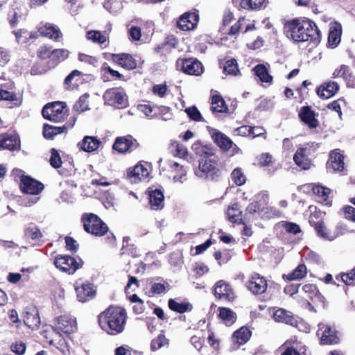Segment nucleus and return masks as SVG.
Masks as SVG:
<instances>
[{"mask_svg":"<svg viewBox=\"0 0 355 355\" xmlns=\"http://www.w3.org/2000/svg\"><path fill=\"white\" fill-rule=\"evenodd\" d=\"M192 150L200 157L198 168L195 170L196 175L211 180H217L220 176V170L215 157V149L211 146H203L197 141L193 144Z\"/></svg>","mask_w":355,"mask_h":355,"instance_id":"obj_1","label":"nucleus"},{"mask_svg":"<svg viewBox=\"0 0 355 355\" xmlns=\"http://www.w3.org/2000/svg\"><path fill=\"white\" fill-rule=\"evenodd\" d=\"M284 32L295 42L306 41L320 42V31L315 24L309 19H293L284 24Z\"/></svg>","mask_w":355,"mask_h":355,"instance_id":"obj_2","label":"nucleus"},{"mask_svg":"<svg viewBox=\"0 0 355 355\" xmlns=\"http://www.w3.org/2000/svg\"><path fill=\"white\" fill-rule=\"evenodd\" d=\"M126 318L124 309L110 306L98 315V324L108 334L116 335L124 330Z\"/></svg>","mask_w":355,"mask_h":355,"instance_id":"obj_3","label":"nucleus"},{"mask_svg":"<svg viewBox=\"0 0 355 355\" xmlns=\"http://www.w3.org/2000/svg\"><path fill=\"white\" fill-rule=\"evenodd\" d=\"M84 230L96 236H103L108 231V227L97 215L85 213L81 216Z\"/></svg>","mask_w":355,"mask_h":355,"instance_id":"obj_4","label":"nucleus"},{"mask_svg":"<svg viewBox=\"0 0 355 355\" xmlns=\"http://www.w3.org/2000/svg\"><path fill=\"white\" fill-rule=\"evenodd\" d=\"M67 112L68 109L64 103L55 101L44 105L42 113L44 119L57 123L64 120Z\"/></svg>","mask_w":355,"mask_h":355,"instance_id":"obj_5","label":"nucleus"},{"mask_svg":"<svg viewBox=\"0 0 355 355\" xmlns=\"http://www.w3.org/2000/svg\"><path fill=\"white\" fill-rule=\"evenodd\" d=\"M103 98L105 104L117 108L125 107L128 104L126 94L119 88L107 89Z\"/></svg>","mask_w":355,"mask_h":355,"instance_id":"obj_6","label":"nucleus"},{"mask_svg":"<svg viewBox=\"0 0 355 355\" xmlns=\"http://www.w3.org/2000/svg\"><path fill=\"white\" fill-rule=\"evenodd\" d=\"M244 282L247 289L253 295L262 294L268 288L265 277L257 272L250 274Z\"/></svg>","mask_w":355,"mask_h":355,"instance_id":"obj_7","label":"nucleus"},{"mask_svg":"<svg viewBox=\"0 0 355 355\" xmlns=\"http://www.w3.org/2000/svg\"><path fill=\"white\" fill-rule=\"evenodd\" d=\"M54 264L60 270L73 274L82 267L83 261L80 259L78 262L75 258L69 255H60L55 257Z\"/></svg>","mask_w":355,"mask_h":355,"instance_id":"obj_8","label":"nucleus"},{"mask_svg":"<svg viewBox=\"0 0 355 355\" xmlns=\"http://www.w3.org/2000/svg\"><path fill=\"white\" fill-rule=\"evenodd\" d=\"M20 189L23 193L36 196L44 189V184L26 175H21Z\"/></svg>","mask_w":355,"mask_h":355,"instance_id":"obj_9","label":"nucleus"},{"mask_svg":"<svg viewBox=\"0 0 355 355\" xmlns=\"http://www.w3.org/2000/svg\"><path fill=\"white\" fill-rule=\"evenodd\" d=\"M177 66L182 71L189 75L199 76L202 73V65L196 59H179L177 61Z\"/></svg>","mask_w":355,"mask_h":355,"instance_id":"obj_10","label":"nucleus"},{"mask_svg":"<svg viewBox=\"0 0 355 355\" xmlns=\"http://www.w3.org/2000/svg\"><path fill=\"white\" fill-rule=\"evenodd\" d=\"M317 335L320 336V343L322 345L336 344L339 341L337 331L327 324H319Z\"/></svg>","mask_w":355,"mask_h":355,"instance_id":"obj_11","label":"nucleus"},{"mask_svg":"<svg viewBox=\"0 0 355 355\" xmlns=\"http://www.w3.org/2000/svg\"><path fill=\"white\" fill-rule=\"evenodd\" d=\"M214 294L216 297L228 302H232L235 298L232 286L224 280H219L216 283Z\"/></svg>","mask_w":355,"mask_h":355,"instance_id":"obj_12","label":"nucleus"},{"mask_svg":"<svg viewBox=\"0 0 355 355\" xmlns=\"http://www.w3.org/2000/svg\"><path fill=\"white\" fill-rule=\"evenodd\" d=\"M273 318L276 322L284 323L292 327L298 328L299 324L302 322L299 320L291 311L284 309H279L273 313Z\"/></svg>","mask_w":355,"mask_h":355,"instance_id":"obj_13","label":"nucleus"},{"mask_svg":"<svg viewBox=\"0 0 355 355\" xmlns=\"http://www.w3.org/2000/svg\"><path fill=\"white\" fill-rule=\"evenodd\" d=\"M139 146V143L132 136L118 137L113 144V149L119 153H125L133 150Z\"/></svg>","mask_w":355,"mask_h":355,"instance_id":"obj_14","label":"nucleus"},{"mask_svg":"<svg viewBox=\"0 0 355 355\" xmlns=\"http://www.w3.org/2000/svg\"><path fill=\"white\" fill-rule=\"evenodd\" d=\"M207 128L211 139L220 148L226 151L232 147V141L225 134L209 126H207Z\"/></svg>","mask_w":355,"mask_h":355,"instance_id":"obj_15","label":"nucleus"},{"mask_svg":"<svg viewBox=\"0 0 355 355\" xmlns=\"http://www.w3.org/2000/svg\"><path fill=\"white\" fill-rule=\"evenodd\" d=\"M24 322L28 328L36 329L40 327V318L36 307L28 306L24 312Z\"/></svg>","mask_w":355,"mask_h":355,"instance_id":"obj_16","label":"nucleus"},{"mask_svg":"<svg viewBox=\"0 0 355 355\" xmlns=\"http://www.w3.org/2000/svg\"><path fill=\"white\" fill-rule=\"evenodd\" d=\"M17 150L20 149V140L18 135L3 134L0 135V150Z\"/></svg>","mask_w":355,"mask_h":355,"instance_id":"obj_17","label":"nucleus"},{"mask_svg":"<svg viewBox=\"0 0 355 355\" xmlns=\"http://www.w3.org/2000/svg\"><path fill=\"white\" fill-rule=\"evenodd\" d=\"M56 329L64 334H70L74 332L76 329V321L75 318L69 316L62 315L57 318Z\"/></svg>","mask_w":355,"mask_h":355,"instance_id":"obj_18","label":"nucleus"},{"mask_svg":"<svg viewBox=\"0 0 355 355\" xmlns=\"http://www.w3.org/2000/svg\"><path fill=\"white\" fill-rule=\"evenodd\" d=\"M310 150L307 148H300L294 154L293 161L295 164L303 170L311 168V161L309 158Z\"/></svg>","mask_w":355,"mask_h":355,"instance_id":"obj_19","label":"nucleus"},{"mask_svg":"<svg viewBox=\"0 0 355 355\" xmlns=\"http://www.w3.org/2000/svg\"><path fill=\"white\" fill-rule=\"evenodd\" d=\"M198 19L196 12L184 13L178 21V26L182 31H189L196 26Z\"/></svg>","mask_w":355,"mask_h":355,"instance_id":"obj_20","label":"nucleus"},{"mask_svg":"<svg viewBox=\"0 0 355 355\" xmlns=\"http://www.w3.org/2000/svg\"><path fill=\"white\" fill-rule=\"evenodd\" d=\"M149 175L148 169L142 164H137L128 171L127 176L132 183H137L147 178Z\"/></svg>","mask_w":355,"mask_h":355,"instance_id":"obj_21","label":"nucleus"},{"mask_svg":"<svg viewBox=\"0 0 355 355\" xmlns=\"http://www.w3.org/2000/svg\"><path fill=\"white\" fill-rule=\"evenodd\" d=\"M344 156L339 150H332L329 154V159L327 162V168H331L333 171H342L344 168Z\"/></svg>","mask_w":355,"mask_h":355,"instance_id":"obj_22","label":"nucleus"},{"mask_svg":"<svg viewBox=\"0 0 355 355\" xmlns=\"http://www.w3.org/2000/svg\"><path fill=\"white\" fill-rule=\"evenodd\" d=\"M78 301L85 302L95 296L96 291L89 283H83L80 286L76 287Z\"/></svg>","mask_w":355,"mask_h":355,"instance_id":"obj_23","label":"nucleus"},{"mask_svg":"<svg viewBox=\"0 0 355 355\" xmlns=\"http://www.w3.org/2000/svg\"><path fill=\"white\" fill-rule=\"evenodd\" d=\"M101 141L96 137L85 136L83 139L78 144V147L80 150L85 152L92 153L96 150Z\"/></svg>","mask_w":355,"mask_h":355,"instance_id":"obj_24","label":"nucleus"},{"mask_svg":"<svg viewBox=\"0 0 355 355\" xmlns=\"http://www.w3.org/2000/svg\"><path fill=\"white\" fill-rule=\"evenodd\" d=\"M338 89L339 86L337 83L329 81L320 85L317 89V94L320 98L327 99L332 97Z\"/></svg>","mask_w":355,"mask_h":355,"instance_id":"obj_25","label":"nucleus"},{"mask_svg":"<svg viewBox=\"0 0 355 355\" xmlns=\"http://www.w3.org/2000/svg\"><path fill=\"white\" fill-rule=\"evenodd\" d=\"M299 116L300 119L311 129L315 128L318 125V121L315 117L313 111H312L308 106H304L301 108Z\"/></svg>","mask_w":355,"mask_h":355,"instance_id":"obj_26","label":"nucleus"},{"mask_svg":"<svg viewBox=\"0 0 355 355\" xmlns=\"http://www.w3.org/2000/svg\"><path fill=\"white\" fill-rule=\"evenodd\" d=\"M112 59L119 65L128 70L134 69L137 67L136 60L129 54H114L112 56Z\"/></svg>","mask_w":355,"mask_h":355,"instance_id":"obj_27","label":"nucleus"},{"mask_svg":"<svg viewBox=\"0 0 355 355\" xmlns=\"http://www.w3.org/2000/svg\"><path fill=\"white\" fill-rule=\"evenodd\" d=\"M310 223L311 226L314 227L317 235L322 239L333 241L334 240L337 235L334 233H331L324 225V223L322 220H319L317 222L310 220Z\"/></svg>","mask_w":355,"mask_h":355,"instance_id":"obj_28","label":"nucleus"},{"mask_svg":"<svg viewBox=\"0 0 355 355\" xmlns=\"http://www.w3.org/2000/svg\"><path fill=\"white\" fill-rule=\"evenodd\" d=\"M24 236L30 239L35 242L40 243L43 241L44 235L40 227L33 223L27 224L24 230Z\"/></svg>","mask_w":355,"mask_h":355,"instance_id":"obj_29","label":"nucleus"},{"mask_svg":"<svg viewBox=\"0 0 355 355\" xmlns=\"http://www.w3.org/2000/svg\"><path fill=\"white\" fill-rule=\"evenodd\" d=\"M211 104V110L214 114L227 112L228 110L224 99L218 94L212 96Z\"/></svg>","mask_w":355,"mask_h":355,"instance_id":"obj_30","label":"nucleus"},{"mask_svg":"<svg viewBox=\"0 0 355 355\" xmlns=\"http://www.w3.org/2000/svg\"><path fill=\"white\" fill-rule=\"evenodd\" d=\"M67 128L66 125L53 126L45 123L43 126V135L47 139H53L55 136L64 132Z\"/></svg>","mask_w":355,"mask_h":355,"instance_id":"obj_31","label":"nucleus"},{"mask_svg":"<svg viewBox=\"0 0 355 355\" xmlns=\"http://www.w3.org/2000/svg\"><path fill=\"white\" fill-rule=\"evenodd\" d=\"M251 331L245 327H243L236 330L232 335V340L239 345H243L250 339Z\"/></svg>","mask_w":355,"mask_h":355,"instance_id":"obj_32","label":"nucleus"},{"mask_svg":"<svg viewBox=\"0 0 355 355\" xmlns=\"http://www.w3.org/2000/svg\"><path fill=\"white\" fill-rule=\"evenodd\" d=\"M39 31L41 35L53 40H58L62 36L60 29L50 24H46L45 26L40 27Z\"/></svg>","mask_w":355,"mask_h":355,"instance_id":"obj_33","label":"nucleus"},{"mask_svg":"<svg viewBox=\"0 0 355 355\" xmlns=\"http://www.w3.org/2000/svg\"><path fill=\"white\" fill-rule=\"evenodd\" d=\"M307 274V269L304 263L300 264L295 270L288 275H284L283 278L288 281L299 280Z\"/></svg>","mask_w":355,"mask_h":355,"instance_id":"obj_34","label":"nucleus"},{"mask_svg":"<svg viewBox=\"0 0 355 355\" xmlns=\"http://www.w3.org/2000/svg\"><path fill=\"white\" fill-rule=\"evenodd\" d=\"M341 27L339 25L331 26L328 36V44L331 46H336L340 42Z\"/></svg>","mask_w":355,"mask_h":355,"instance_id":"obj_35","label":"nucleus"},{"mask_svg":"<svg viewBox=\"0 0 355 355\" xmlns=\"http://www.w3.org/2000/svg\"><path fill=\"white\" fill-rule=\"evenodd\" d=\"M164 194L158 189L152 191L149 193V201L154 209H159L163 207Z\"/></svg>","mask_w":355,"mask_h":355,"instance_id":"obj_36","label":"nucleus"},{"mask_svg":"<svg viewBox=\"0 0 355 355\" xmlns=\"http://www.w3.org/2000/svg\"><path fill=\"white\" fill-rule=\"evenodd\" d=\"M242 211L240 210V206L238 203H234L228 209L227 216L230 222L235 223H239L244 224L243 220L240 218Z\"/></svg>","mask_w":355,"mask_h":355,"instance_id":"obj_37","label":"nucleus"},{"mask_svg":"<svg viewBox=\"0 0 355 355\" xmlns=\"http://www.w3.org/2000/svg\"><path fill=\"white\" fill-rule=\"evenodd\" d=\"M168 307L172 311L183 313L187 311H191L192 305L188 302L179 303L173 299H170L168 300Z\"/></svg>","mask_w":355,"mask_h":355,"instance_id":"obj_38","label":"nucleus"},{"mask_svg":"<svg viewBox=\"0 0 355 355\" xmlns=\"http://www.w3.org/2000/svg\"><path fill=\"white\" fill-rule=\"evenodd\" d=\"M254 73L263 83H271L272 77L269 74L267 68L263 64H258L254 68Z\"/></svg>","mask_w":355,"mask_h":355,"instance_id":"obj_39","label":"nucleus"},{"mask_svg":"<svg viewBox=\"0 0 355 355\" xmlns=\"http://www.w3.org/2000/svg\"><path fill=\"white\" fill-rule=\"evenodd\" d=\"M89 97V95L87 93L80 96L79 99L73 105V110L78 113L88 110L89 109L88 102Z\"/></svg>","mask_w":355,"mask_h":355,"instance_id":"obj_40","label":"nucleus"},{"mask_svg":"<svg viewBox=\"0 0 355 355\" xmlns=\"http://www.w3.org/2000/svg\"><path fill=\"white\" fill-rule=\"evenodd\" d=\"M219 316L227 325L233 324L236 320L235 313L228 308H219Z\"/></svg>","mask_w":355,"mask_h":355,"instance_id":"obj_41","label":"nucleus"},{"mask_svg":"<svg viewBox=\"0 0 355 355\" xmlns=\"http://www.w3.org/2000/svg\"><path fill=\"white\" fill-rule=\"evenodd\" d=\"M130 237L125 236L123 239V246L121 250V254H128L132 257L138 256V252L134 245H129Z\"/></svg>","mask_w":355,"mask_h":355,"instance_id":"obj_42","label":"nucleus"},{"mask_svg":"<svg viewBox=\"0 0 355 355\" xmlns=\"http://www.w3.org/2000/svg\"><path fill=\"white\" fill-rule=\"evenodd\" d=\"M265 0H241L240 6L242 8L246 10H258L260 9Z\"/></svg>","mask_w":355,"mask_h":355,"instance_id":"obj_43","label":"nucleus"},{"mask_svg":"<svg viewBox=\"0 0 355 355\" xmlns=\"http://www.w3.org/2000/svg\"><path fill=\"white\" fill-rule=\"evenodd\" d=\"M224 72L230 75H236L239 72L237 62L235 59L232 58L225 62Z\"/></svg>","mask_w":355,"mask_h":355,"instance_id":"obj_44","label":"nucleus"},{"mask_svg":"<svg viewBox=\"0 0 355 355\" xmlns=\"http://www.w3.org/2000/svg\"><path fill=\"white\" fill-rule=\"evenodd\" d=\"M68 56L69 51L67 50L58 49L53 50L51 59L54 60L55 64H57L67 59Z\"/></svg>","mask_w":355,"mask_h":355,"instance_id":"obj_45","label":"nucleus"},{"mask_svg":"<svg viewBox=\"0 0 355 355\" xmlns=\"http://www.w3.org/2000/svg\"><path fill=\"white\" fill-rule=\"evenodd\" d=\"M336 279L339 280L340 277L336 276ZM340 279L346 285H349V286L355 285V266L349 272L342 274L340 275Z\"/></svg>","mask_w":355,"mask_h":355,"instance_id":"obj_46","label":"nucleus"},{"mask_svg":"<svg viewBox=\"0 0 355 355\" xmlns=\"http://www.w3.org/2000/svg\"><path fill=\"white\" fill-rule=\"evenodd\" d=\"M231 176L232 180L237 186L243 185L246 181L244 173L242 172L241 169L239 168H235L232 171Z\"/></svg>","mask_w":355,"mask_h":355,"instance_id":"obj_47","label":"nucleus"},{"mask_svg":"<svg viewBox=\"0 0 355 355\" xmlns=\"http://www.w3.org/2000/svg\"><path fill=\"white\" fill-rule=\"evenodd\" d=\"M185 112L187 114L189 119L194 121H204V119L202 118L200 111L198 110L196 106L193 105L186 108Z\"/></svg>","mask_w":355,"mask_h":355,"instance_id":"obj_48","label":"nucleus"},{"mask_svg":"<svg viewBox=\"0 0 355 355\" xmlns=\"http://www.w3.org/2000/svg\"><path fill=\"white\" fill-rule=\"evenodd\" d=\"M87 38L98 44H103L106 41V37L100 31H90L87 33Z\"/></svg>","mask_w":355,"mask_h":355,"instance_id":"obj_49","label":"nucleus"},{"mask_svg":"<svg viewBox=\"0 0 355 355\" xmlns=\"http://www.w3.org/2000/svg\"><path fill=\"white\" fill-rule=\"evenodd\" d=\"M342 77L345 80L351 78L349 67L347 65H341L340 69H337L333 73V78Z\"/></svg>","mask_w":355,"mask_h":355,"instance_id":"obj_50","label":"nucleus"},{"mask_svg":"<svg viewBox=\"0 0 355 355\" xmlns=\"http://www.w3.org/2000/svg\"><path fill=\"white\" fill-rule=\"evenodd\" d=\"M168 343L167 339L164 334H159L157 338L153 340L150 343V348L153 351H155L164 346Z\"/></svg>","mask_w":355,"mask_h":355,"instance_id":"obj_51","label":"nucleus"},{"mask_svg":"<svg viewBox=\"0 0 355 355\" xmlns=\"http://www.w3.org/2000/svg\"><path fill=\"white\" fill-rule=\"evenodd\" d=\"M78 60L93 67H96L98 64V59L96 57L91 56L85 53L78 54Z\"/></svg>","mask_w":355,"mask_h":355,"instance_id":"obj_52","label":"nucleus"},{"mask_svg":"<svg viewBox=\"0 0 355 355\" xmlns=\"http://www.w3.org/2000/svg\"><path fill=\"white\" fill-rule=\"evenodd\" d=\"M49 161L51 165L55 168H58L62 165L61 157L55 148L51 149V155Z\"/></svg>","mask_w":355,"mask_h":355,"instance_id":"obj_53","label":"nucleus"},{"mask_svg":"<svg viewBox=\"0 0 355 355\" xmlns=\"http://www.w3.org/2000/svg\"><path fill=\"white\" fill-rule=\"evenodd\" d=\"M64 239L67 250L73 253L76 252L79 247L78 244L77 243V241L70 236H66Z\"/></svg>","mask_w":355,"mask_h":355,"instance_id":"obj_54","label":"nucleus"},{"mask_svg":"<svg viewBox=\"0 0 355 355\" xmlns=\"http://www.w3.org/2000/svg\"><path fill=\"white\" fill-rule=\"evenodd\" d=\"M0 100L8 101L10 102L17 101V95L4 89H0Z\"/></svg>","mask_w":355,"mask_h":355,"instance_id":"obj_55","label":"nucleus"},{"mask_svg":"<svg viewBox=\"0 0 355 355\" xmlns=\"http://www.w3.org/2000/svg\"><path fill=\"white\" fill-rule=\"evenodd\" d=\"M282 226L286 232L293 234H297L301 232L300 226L293 223L284 222Z\"/></svg>","mask_w":355,"mask_h":355,"instance_id":"obj_56","label":"nucleus"},{"mask_svg":"<svg viewBox=\"0 0 355 355\" xmlns=\"http://www.w3.org/2000/svg\"><path fill=\"white\" fill-rule=\"evenodd\" d=\"M313 191L314 193L317 194L318 196L322 197L324 200H327L331 191V190L329 188L324 187L322 186L314 187Z\"/></svg>","mask_w":355,"mask_h":355,"instance_id":"obj_57","label":"nucleus"},{"mask_svg":"<svg viewBox=\"0 0 355 355\" xmlns=\"http://www.w3.org/2000/svg\"><path fill=\"white\" fill-rule=\"evenodd\" d=\"M11 349L15 354L21 355L26 351V345L22 341H16L11 345Z\"/></svg>","mask_w":355,"mask_h":355,"instance_id":"obj_58","label":"nucleus"},{"mask_svg":"<svg viewBox=\"0 0 355 355\" xmlns=\"http://www.w3.org/2000/svg\"><path fill=\"white\" fill-rule=\"evenodd\" d=\"M53 50L50 47L42 46L37 51V55L42 59L51 58Z\"/></svg>","mask_w":355,"mask_h":355,"instance_id":"obj_59","label":"nucleus"},{"mask_svg":"<svg viewBox=\"0 0 355 355\" xmlns=\"http://www.w3.org/2000/svg\"><path fill=\"white\" fill-rule=\"evenodd\" d=\"M245 21V19L244 17L240 18L238 20L236 24H235L234 25L231 26V28L228 32V34L231 35H236V33H238L239 30L241 28V26L243 24Z\"/></svg>","mask_w":355,"mask_h":355,"instance_id":"obj_60","label":"nucleus"},{"mask_svg":"<svg viewBox=\"0 0 355 355\" xmlns=\"http://www.w3.org/2000/svg\"><path fill=\"white\" fill-rule=\"evenodd\" d=\"M153 91L159 97H164L166 93L167 87L166 85H156L153 86Z\"/></svg>","mask_w":355,"mask_h":355,"instance_id":"obj_61","label":"nucleus"},{"mask_svg":"<svg viewBox=\"0 0 355 355\" xmlns=\"http://www.w3.org/2000/svg\"><path fill=\"white\" fill-rule=\"evenodd\" d=\"M272 162V156L268 153H263L259 157V165L261 166H268Z\"/></svg>","mask_w":355,"mask_h":355,"instance_id":"obj_62","label":"nucleus"},{"mask_svg":"<svg viewBox=\"0 0 355 355\" xmlns=\"http://www.w3.org/2000/svg\"><path fill=\"white\" fill-rule=\"evenodd\" d=\"M252 127L248 125H242L235 130V133L240 136L251 135Z\"/></svg>","mask_w":355,"mask_h":355,"instance_id":"obj_63","label":"nucleus"},{"mask_svg":"<svg viewBox=\"0 0 355 355\" xmlns=\"http://www.w3.org/2000/svg\"><path fill=\"white\" fill-rule=\"evenodd\" d=\"M151 291L153 294H162L166 292V288L163 284L154 283L151 286Z\"/></svg>","mask_w":355,"mask_h":355,"instance_id":"obj_64","label":"nucleus"}]
</instances>
